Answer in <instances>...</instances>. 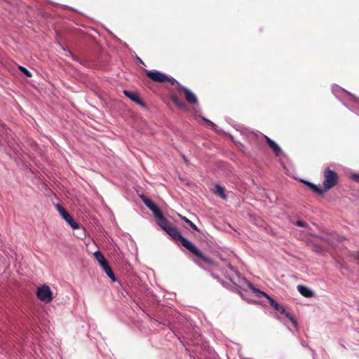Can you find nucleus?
Listing matches in <instances>:
<instances>
[{"instance_id":"1","label":"nucleus","mask_w":359,"mask_h":359,"mask_svg":"<svg viewBox=\"0 0 359 359\" xmlns=\"http://www.w3.org/2000/svg\"><path fill=\"white\" fill-rule=\"evenodd\" d=\"M165 232L170 236L175 241H180L181 245L190 251L192 254H194L198 258L202 259L206 263L210 264H213V261L205 257L191 241L187 240L186 238L182 236L180 232L177 230V228L171 225Z\"/></svg>"},{"instance_id":"2","label":"nucleus","mask_w":359,"mask_h":359,"mask_svg":"<svg viewBox=\"0 0 359 359\" xmlns=\"http://www.w3.org/2000/svg\"><path fill=\"white\" fill-rule=\"evenodd\" d=\"M248 287L258 297H265L269 302L270 304L276 309L279 311L281 314H283L287 317L289 320L292 323L294 328L298 327V323L297 320L292 317V316L287 312L285 309L278 302H276L272 297L269 296L266 292L259 290L254 287L251 283H248Z\"/></svg>"},{"instance_id":"3","label":"nucleus","mask_w":359,"mask_h":359,"mask_svg":"<svg viewBox=\"0 0 359 359\" xmlns=\"http://www.w3.org/2000/svg\"><path fill=\"white\" fill-rule=\"evenodd\" d=\"M324 178L323 187L326 192L337 184L339 177L336 172L327 168L324 171Z\"/></svg>"},{"instance_id":"4","label":"nucleus","mask_w":359,"mask_h":359,"mask_svg":"<svg viewBox=\"0 0 359 359\" xmlns=\"http://www.w3.org/2000/svg\"><path fill=\"white\" fill-rule=\"evenodd\" d=\"M36 294L38 299L41 302L48 303L53 299V292L50 287L46 285L38 287Z\"/></svg>"},{"instance_id":"5","label":"nucleus","mask_w":359,"mask_h":359,"mask_svg":"<svg viewBox=\"0 0 359 359\" xmlns=\"http://www.w3.org/2000/svg\"><path fill=\"white\" fill-rule=\"evenodd\" d=\"M332 93L335 95L336 97L341 99H347L348 100L351 101H358V98L355 97L353 95L351 94L349 92L346 91L344 88L339 87L337 85H334L332 88Z\"/></svg>"},{"instance_id":"6","label":"nucleus","mask_w":359,"mask_h":359,"mask_svg":"<svg viewBox=\"0 0 359 359\" xmlns=\"http://www.w3.org/2000/svg\"><path fill=\"white\" fill-rule=\"evenodd\" d=\"M56 208L62 217L69 224L73 229L79 228V224L72 218L69 212L60 205L57 204Z\"/></svg>"},{"instance_id":"7","label":"nucleus","mask_w":359,"mask_h":359,"mask_svg":"<svg viewBox=\"0 0 359 359\" xmlns=\"http://www.w3.org/2000/svg\"><path fill=\"white\" fill-rule=\"evenodd\" d=\"M141 199L144 204L153 212L155 218L159 217L162 214L159 208L153 202L152 200L145 196H141Z\"/></svg>"},{"instance_id":"8","label":"nucleus","mask_w":359,"mask_h":359,"mask_svg":"<svg viewBox=\"0 0 359 359\" xmlns=\"http://www.w3.org/2000/svg\"><path fill=\"white\" fill-rule=\"evenodd\" d=\"M146 75L152 81L158 83L165 82L166 79H168V76L166 74L158 71L147 70Z\"/></svg>"},{"instance_id":"9","label":"nucleus","mask_w":359,"mask_h":359,"mask_svg":"<svg viewBox=\"0 0 359 359\" xmlns=\"http://www.w3.org/2000/svg\"><path fill=\"white\" fill-rule=\"evenodd\" d=\"M179 90L184 92L186 100L193 104H198V99L196 96L187 88L180 86Z\"/></svg>"},{"instance_id":"10","label":"nucleus","mask_w":359,"mask_h":359,"mask_svg":"<svg viewBox=\"0 0 359 359\" xmlns=\"http://www.w3.org/2000/svg\"><path fill=\"white\" fill-rule=\"evenodd\" d=\"M301 181L304 184H305L311 190H312L313 191H314L320 195H322L325 193V191L323 187H319L317 185H316L309 181L304 180H302Z\"/></svg>"},{"instance_id":"11","label":"nucleus","mask_w":359,"mask_h":359,"mask_svg":"<svg viewBox=\"0 0 359 359\" xmlns=\"http://www.w3.org/2000/svg\"><path fill=\"white\" fill-rule=\"evenodd\" d=\"M156 218L158 219V225L165 231L172 225V224L163 216V213Z\"/></svg>"},{"instance_id":"12","label":"nucleus","mask_w":359,"mask_h":359,"mask_svg":"<svg viewBox=\"0 0 359 359\" xmlns=\"http://www.w3.org/2000/svg\"><path fill=\"white\" fill-rule=\"evenodd\" d=\"M265 137V140L267 142V144H269V146L270 147V148L273 151V152L275 153V154L278 156L280 155V154L282 153V150L280 148V147L274 142L272 140H271L269 137H268L267 136H264Z\"/></svg>"},{"instance_id":"13","label":"nucleus","mask_w":359,"mask_h":359,"mask_svg":"<svg viewBox=\"0 0 359 359\" xmlns=\"http://www.w3.org/2000/svg\"><path fill=\"white\" fill-rule=\"evenodd\" d=\"M123 93L132 101L135 102L137 104L144 106V103L142 102L139 95L136 93L125 90H123Z\"/></svg>"},{"instance_id":"14","label":"nucleus","mask_w":359,"mask_h":359,"mask_svg":"<svg viewBox=\"0 0 359 359\" xmlns=\"http://www.w3.org/2000/svg\"><path fill=\"white\" fill-rule=\"evenodd\" d=\"M297 290L299 292L305 297H311L314 295L313 292L306 286L298 285Z\"/></svg>"},{"instance_id":"15","label":"nucleus","mask_w":359,"mask_h":359,"mask_svg":"<svg viewBox=\"0 0 359 359\" xmlns=\"http://www.w3.org/2000/svg\"><path fill=\"white\" fill-rule=\"evenodd\" d=\"M102 269L104 271V272L106 273V274L107 275V276L113 281V282H116V276L113 273V271L112 269H111V267L109 266L108 262L106 263L105 264H103L102 266H101Z\"/></svg>"},{"instance_id":"16","label":"nucleus","mask_w":359,"mask_h":359,"mask_svg":"<svg viewBox=\"0 0 359 359\" xmlns=\"http://www.w3.org/2000/svg\"><path fill=\"white\" fill-rule=\"evenodd\" d=\"M94 257L95 259L99 262L100 266L107 263V261L104 257L102 253L99 250L94 252Z\"/></svg>"},{"instance_id":"17","label":"nucleus","mask_w":359,"mask_h":359,"mask_svg":"<svg viewBox=\"0 0 359 359\" xmlns=\"http://www.w3.org/2000/svg\"><path fill=\"white\" fill-rule=\"evenodd\" d=\"M171 100H172V102L177 107H178L180 109H183V110H186L187 109L185 103L184 102L180 100L177 97L172 96Z\"/></svg>"},{"instance_id":"18","label":"nucleus","mask_w":359,"mask_h":359,"mask_svg":"<svg viewBox=\"0 0 359 359\" xmlns=\"http://www.w3.org/2000/svg\"><path fill=\"white\" fill-rule=\"evenodd\" d=\"M215 194H217L222 198H226V195L224 193V188L220 185L217 184L215 186Z\"/></svg>"},{"instance_id":"19","label":"nucleus","mask_w":359,"mask_h":359,"mask_svg":"<svg viewBox=\"0 0 359 359\" xmlns=\"http://www.w3.org/2000/svg\"><path fill=\"white\" fill-rule=\"evenodd\" d=\"M182 219L184 220L187 224H189L190 226L195 231H199L198 228L186 217H181Z\"/></svg>"},{"instance_id":"20","label":"nucleus","mask_w":359,"mask_h":359,"mask_svg":"<svg viewBox=\"0 0 359 359\" xmlns=\"http://www.w3.org/2000/svg\"><path fill=\"white\" fill-rule=\"evenodd\" d=\"M18 69L19 70L23 73L27 77H32V73L27 69L25 68V67H22V66H19L18 67Z\"/></svg>"},{"instance_id":"21","label":"nucleus","mask_w":359,"mask_h":359,"mask_svg":"<svg viewBox=\"0 0 359 359\" xmlns=\"http://www.w3.org/2000/svg\"><path fill=\"white\" fill-rule=\"evenodd\" d=\"M165 81L169 82V83H171L172 85H174L175 83H177L179 85V86H180V85L179 84V83H178V82H177V81H176L173 77H169V76H168V79H166V81Z\"/></svg>"},{"instance_id":"22","label":"nucleus","mask_w":359,"mask_h":359,"mask_svg":"<svg viewBox=\"0 0 359 359\" xmlns=\"http://www.w3.org/2000/svg\"><path fill=\"white\" fill-rule=\"evenodd\" d=\"M297 225L300 227H304L306 224L303 221L298 220L297 222Z\"/></svg>"},{"instance_id":"23","label":"nucleus","mask_w":359,"mask_h":359,"mask_svg":"<svg viewBox=\"0 0 359 359\" xmlns=\"http://www.w3.org/2000/svg\"><path fill=\"white\" fill-rule=\"evenodd\" d=\"M351 178L355 181H359V175L358 174H353L351 175Z\"/></svg>"},{"instance_id":"24","label":"nucleus","mask_w":359,"mask_h":359,"mask_svg":"<svg viewBox=\"0 0 359 359\" xmlns=\"http://www.w3.org/2000/svg\"><path fill=\"white\" fill-rule=\"evenodd\" d=\"M203 121L208 123L210 126H215V123L213 122H212L211 121L207 119V118H203Z\"/></svg>"},{"instance_id":"25","label":"nucleus","mask_w":359,"mask_h":359,"mask_svg":"<svg viewBox=\"0 0 359 359\" xmlns=\"http://www.w3.org/2000/svg\"><path fill=\"white\" fill-rule=\"evenodd\" d=\"M136 60H137V61L139 63H140V64H143V65H144L143 61H142V60L139 57H136Z\"/></svg>"}]
</instances>
